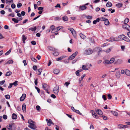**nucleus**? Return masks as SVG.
I'll return each instance as SVG.
<instances>
[{
  "label": "nucleus",
  "mask_w": 130,
  "mask_h": 130,
  "mask_svg": "<svg viewBox=\"0 0 130 130\" xmlns=\"http://www.w3.org/2000/svg\"><path fill=\"white\" fill-rule=\"evenodd\" d=\"M62 19L64 21H67L68 20V18L66 16H64L62 17Z\"/></svg>",
  "instance_id": "c756f323"
},
{
  "label": "nucleus",
  "mask_w": 130,
  "mask_h": 130,
  "mask_svg": "<svg viewBox=\"0 0 130 130\" xmlns=\"http://www.w3.org/2000/svg\"><path fill=\"white\" fill-rule=\"evenodd\" d=\"M59 91V87L58 86H56L53 89V92L56 94H58Z\"/></svg>",
  "instance_id": "7ed1b4c3"
},
{
  "label": "nucleus",
  "mask_w": 130,
  "mask_h": 130,
  "mask_svg": "<svg viewBox=\"0 0 130 130\" xmlns=\"http://www.w3.org/2000/svg\"><path fill=\"white\" fill-rule=\"evenodd\" d=\"M12 20L14 23H17L19 22V20L16 19L15 18H13L12 19Z\"/></svg>",
  "instance_id": "2f4dec72"
},
{
  "label": "nucleus",
  "mask_w": 130,
  "mask_h": 130,
  "mask_svg": "<svg viewBox=\"0 0 130 130\" xmlns=\"http://www.w3.org/2000/svg\"><path fill=\"white\" fill-rule=\"evenodd\" d=\"M129 21V19L128 18L125 19L124 21V23L125 24H126Z\"/></svg>",
  "instance_id": "79ce46f5"
},
{
  "label": "nucleus",
  "mask_w": 130,
  "mask_h": 130,
  "mask_svg": "<svg viewBox=\"0 0 130 130\" xmlns=\"http://www.w3.org/2000/svg\"><path fill=\"white\" fill-rule=\"evenodd\" d=\"M13 61L12 60L10 59L8 60L6 62L5 65L7 64H12L13 63Z\"/></svg>",
  "instance_id": "f8f14e48"
},
{
  "label": "nucleus",
  "mask_w": 130,
  "mask_h": 130,
  "mask_svg": "<svg viewBox=\"0 0 130 130\" xmlns=\"http://www.w3.org/2000/svg\"><path fill=\"white\" fill-rule=\"evenodd\" d=\"M123 28L128 31H130V26L129 25L125 24L122 26Z\"/></svg>",
  "instance_id": "423d86ee"
},
{
  "label": "nucleus",
  "mask_w": 130,
  "mask_h": 130,
  "mask_svg": "<svg viewBox=\"0 0 130 130\" xmlns=\"http://www.w3.org/2000/svg\"><path fill=\"white\" fill-rule=\"evenodd\" d=\"M125 126H124V125L120 124H119L118 125V127L120 129H121L122 128H124V127Z\"/></svg>",
  "instance_id": "72a5a7b5"
},
{
  "label": "nucleus",
  "mask_w": 130,
  "mask_h": 130,
  "mask_svg": "<svg viewBox=\"0 0 130 130\" xmlns=\"http://www.w3.org/2000/svg\"><path fill=\"white\" fill-rule=\"evenodd\" d=\"M43 9V7H39L38 8V9L39 10L41 11Z\"/></svg>",
  "instance_id": "bf43d9fd"
},
{
  "label": "nucleus",
  "mask_w": 130,
  "mask_h": 130,
  "mask_svg": "<svg viewBox=\"0 0 130 130\" xmlns=\"http://www.w3.org/2000/svg\"><path fill=\"white\" fill-rule=\"evenodd\" d=\"M112 49V48H110L108 49L107 50L104 51L107 53H108L110 52Z\"/></svg>",
  "instance_id": "ea45409f"
},
{
  "label": "nucleus",
  "mask_w": 130,
  "mask_h": 130,
  "mask_svg": "<svg viewBox=\"0 0 130 130\" xmlns=\"http://www.w3.org/2000/svg\"><path fill=\"white\" fill-rule=\"evenodd\" d=\"M53 54L54 56H57L58 55L59 53L57 52L54 51V53H53Z\"/></svg>",
  "instance_id": "c03bdc74"
},
{
  "label": "nucleus",
  "mask_w": 130,
  "mask_h": 130,
  "mask_svg": "<svg viewBox=\"0 0 130 130\" xmlns=\"http://www.w3.org/2000/svg\"><path fill=\"white\" fill-rule=\"evenodd\" d=\"M12 74V72L10 71L7 72L5 74V76H10Z\"/></svg>",
  "instance_id": "473e14b6"
},
{
  "label": "nucleus",
  "mask_w": 130,
  "mask_h": 130,
  "mask_svg": "<svg viewBox=\"0 0 130 130\" xmlns=\"http://www.w3.org/2000/svg\"><path fill=\"white\" fill-rule=\"evenodd\" d=\"M123 5L121 3H119L117 4L116 6L118 8H120L122 7Z\"/></svg>",
  "instance_id": "7c9ffc66"
},
{
  "label": "nucleus",
  "mask_w": 130,
  "mask_h": 130,
  "mask_svg": "<svg viewBox=\"0 0 130 130\" xmlns=\"http://www.w3.org/2000/svg\"><path fill=\"white\" fill-rule=\"evenodd\" d=\"M35 123H31V124H29V125H28V127L30 128L33 129H35L37 128L35 124Z\"/></svg>",
  "instance_id": "39448f33"
},
{
  "label": "nucleus",
  "mask_w": 130,
  "mask_h": 130,
  "mask_svg": "<svg viewBox=\"0 0 130 130\" xmlns=\"http://www.w3.org/2000/svg\"><path fill=\"white\" fill-rule=\"evenodd\" d=\"M28 123L29 124H31V123H35V122L32 120L31 119H29L28 121Z\"/></svg>",
  "instance_id": "c85d7f7f"
},
{
  "label": "nucleus",
  "mask_w": 130,
  "mask_h": 130,
  "mask_svg": "<svg viewBox=\"0 0 130 130\" xmlns=\"http://www.w3.org/2000/svg\"><path fill=\"white\" fill-rule=\"evenodd\" d=\"M97 111L98 112V114L100 115H102L103 113L102 111L100 110H98Z\"/></svg>",
  "instance_id": "c9c22d12"
},
{
  "label": "nucleus",
  "mask_w": 130,
  "mask_h": 130,
  "mask_svg": "<svg viewBox=\"0 0 130 130\" xmlns=\"http://www.w3.org/2000/svg\"><path fill=\"white\" fill-rule=\"evenodd\" d=\"M110 39L111 40V41H118V39L117 38H110Z\"/></svg>",
  "instance_id": "cd10ccee"
},
{
  "label": "nucleus",
  "mask_w": 130,
  "mask_h": 130,
  "mask_svg": "<svg viewBox=\"0 0 130 130\" xmlns=\"http://www.w3.org/2000/svg\"><path fill=\"white\" fill-rule=\"evenodd\" d=\"M74 112H75L76 113L78 114L79 115H82V113L80 112L79 111V110H75Z\"/></svg>",
  "instance_id": "37998d69"
},
{
  "label": "nucleus",
  "mask_w": 130,
  "mask_h": 130,
  "mask_svg": "<svg viewBox=\"0 0 130 130\" xmlns=\"http://www.w3.org/2000/svg\"><path fill=\"white\" fill-rule=\"evenodd\" d=\"M55 8L59 7V8H61V6L60 4H57L56 6H55Z\"/></svg>",
  "instance_id": "69168bd1"
},
{
  "label": "nucleus",
  "mask_w": 130,
  "mask_h": 130,
  "mask_svg": "<svg viewBox=\"0 0 130 130\" xmlns=\"http://www.w3.org/2000/svg\"><path fill=\"white\" fill-rule=\"evenodd\" d=\"M5 97L6 99H9L10 98V96L8 94L5 95Z\"/></svg>",
  "instance_id": "3c124183"
},
{
  "label": "nucleus",
  "mask_w": 130,
  "mask_h": 130,
  "mask_svg": "<svg viewBox=\"0 0 130 130\" xmlns=\"http://www.w3.org/2000/svg\"><path fill=\"white\" fill-rule=\"evenodd\" d=\"M80 37L83 39H84L85 37V36L82 34H80Z\"/></svg>",
  "instance_id": "864d4df0"
},
{
  "label": "nucleus",
  "mask_w": 130,
  "mask_h": 130,
  "mask_svg": "<svg viewBox=\"0 0 130 130\" xmlns=\"http://www.w3.org/2000/svg\"><path fill=\"white\" fill-rule=\"evenodd\" d=\"M42 88L45 90L46 89H49L50 88L49 86L46 84H42Z\"/></svg>",
  "instance_id": "0eeeda50"
},
{
  "label": "nucleus",
  "mask_w": 130,
  "mask_h": 130,
  "mask_svg": "<svg viewBox=\"0 0 130 130\" xmlns=\"http://www.w3.org/2000/svg\"><path fill=\"white\" fill-rule=\"evenodd\" d=\"M18 83V81H15L14 83H12L13 85H14V86H15L18 85L17 83Z\"/></svg>",
  "instance_id": "09e8293b"
},
{
  "label": "nucleus",
  "mask_w": 130,
  "mask_h": 130,
  "mask_svg": "<svg viewBox=\"0 0 130 130\" xmlns=\"http://www.w3.org/2000/svg\"><path fill=\"white\" fill-rule=\"evenodd\" d=\"M22 39L23 41V43H25V41L26 39L27 38L25 37V36L24 35H23L22 36Z\"/></svg>",
  "instance_id": "b1692460"
},
{
  "label": "nucleus",
  "mask_w": 130,
  "mask_h": 130,
  "mask_svg": "<svg viewBox=\"0 0 130 130\" xmlns=\"http://www.w3.org/2000/svg\"><path fill=\"white\" fill-rule=\"evenodd\" d=\"M86 18L87 19H92V17L89 15H88L86 16Z\"/></svg>",
  "instance_id": "0e129e2a"
},
{
  "label": "nucleus",
  "mask_w": 130,
  "mask_h": 130,
  "mask_svg": "<svg viewBox=\"0 0 130 130\" xmlns=\"http://www.w3.org/2000/svg\"><path fill=\"white\" fill-rule=\"evenodd\" d=\"M117 78H120V72L117 71L115 74Z\"/></svg>",
  "instance_id": "4468645a"
},
{
  "label": "nucleus",
  "mask_w": 130,
  "mask_h": 130,
  "mask_svg": "<svg viewBox=\"0 0 130 130\" xmlns=\"http://www.w3.org/2000/svg\"><path fill=\"white\" fill-rule=\"evenodd\" d=\"M105 24L106 25H108L109 24V22L107 19H106L104 21Z\"/></svg>",
  "instance_id": "a878e982"
},
{
  "label": "nucleus",
  "mask_w": 130,
  "mask_h": 130,
  "mask_svg": "<svg viewBox=\"0 0 130 130\" xmlns=\"http://www.w3.org/2000/svg\"><path fill=\"white\" fill-rule=\"evenodd\" d=\"M12 127V126L11 124H9L7 126V128L9 130H13Z\"/></svg>",
  "instance_id": "dca6fc26"
},
{
  "label": "nucleus",
  "mask_w": 130,
  "mask_h": 130,
  "mask_svg": "<svg viewBox=\"0 0 130 130\" xmlns=\"http://www.w3.org/2000/svg\"><path fill=\"white\" fill-rule=\"evenodd\" d=\"M60 71L59 69H55L54 71V73L55 74H57Z\"/></svg>",
  "instance_id": "a211bd4d"
},
{
  "label": "nucleus",
  "mask_w": 130,
  "mask_h": 130,
  "mask_svg": "<svg viewBox=\"0 0 130 130\" xmlns=\"http://www.w3.org/2000/svg\"><path fill=\"white\" fill-rule=\"evenodd\" d=\"M5 81L3 80L1 81H0V86L2 85H3L5 83Z\"/></svg>",
  "instance_id": "680f3d73"
},
{
  "label": "nucleus",
  "mask_w": 130,
  "mask_h": 130,
  "mask_svg": "<svg viewBox=\"0 0 130 130\" xmlns=\"http://www.w3.org/2000/svg\"><path fill=\"white\" fill-rule=\"evenodd\" d=\"M31 60L35 62H37V60L35 58L33 57L31 58Z\"/></svg>",
  "instance_id": "49530a36"
},
{
  "label": "nucleus",
  "mask_w": 130,
  "mask_h": 130,
  "mask_svg": "<svg viewBox=\"0 0 130 130\" xmlns=\"http://www.w3.org/2000/svg\"><path fill=\"white\" fill-rule=\"evenodd\" d=\"M125 73L128 76H130V71L128 70H126L125 71Z\"/></svg>",
  "instance_id": "393cba45"
},
{
  "label": "nucleus",
  "mask_w": 130,
  "mask_h": 130,
  "mask_svg": "<svg viewBox=\"0 0 130 130\" xmlns=\"http://www.w3.org/2000/svg\"><path fill=\"white\" fill-rule=\"evenodd\" d=\"M11 48L5 54V55H8L11 52Z\"/></svg>",
  "instance_id": "58836bf2"
},
{
  "label": "nucleus",
  "mask_w": 130,
  "mask_h": 130,
  "mask_svg": "<svg viewBox=\"0 0 130 130\" xmlns=\"http://www.w3.org/2000/svg\"><path fill=\"white\" fill-rule=\"evenodd\" d=\"M35 88L37 90V92L39 93H40V89L38 87L36 86L35 87Z\"/></svg>",
  "instance_id": "8fccbe9b"
},
{
  "label": "nucleus",
  "mask_w": 130,
  "mask_h": 130,
  "mask_svg": "<svg viewBox=\"0 0 130 130\" xmlns=\"http://www.w3.org/2000/svg\"><path fill=\"white\" fill-rule=\"evenodd\" d=\"M16 109L17 110L19 111H20L21 110V108L19 106L17 107L16 108Z\"/></svg>",
  "instance_id": "052dcab7"
},
{
  "label": "nucleus",
  "mask_w": 130,
  "mask_h": 130,
  "mask_svg": "<svg viewBox=\"0 0 130 130\" xmlns=\"http://www.w3.org/2000/svg\"><path fill=\"white\" fill-rule=\"evenodd\" d=\"M115 60V58H112L110 59V60H105L104 61V62L105 63L109 64L113 63Z\"/></svg>",
  "instance_id": "20e7f679"
},
{
  "label": "nucleus",
  "mask_w": 130,
  "mask_h": 130,
  "mask_svg": "<svg viewBox=\"0 0 130 130\" xmlns=\"http://www.w3.org/2000/svg\"><path fill=\"white\" fill-rule=\"evenodd\" d=\"M42 71V69L40 68L38 69L37 71V74L39 75H40Z\"/></svg>",
  "instance_id": "2eb2a0df"
},
{
  "label": "nucleus",
  "mask_w": 130,
  "mask_h": 130,
  "mask_svg": "<svg viewBox=\"0 0 130 130\" xmlns=\"http://www.w3.org/2000/svg\"><path fill=\"white\" fill-rule=\"evenodd\" d=\"M3 118L4 119L6 120L7 118V116L6 115H4L3 116Z\"/></svg>",
  "instance_id": "e2e57ef3"
},
{
  "label": "nucleus",
  "mask_w": 130,
  "mask_h": 130,
  "mask_svg": "<svg viewBox=\"0 0 130 130\" xmlns=\"http://www.w3.org/2000/svg\"><path fill=\"white\" fill-rule=\"evenodd\" d=\"M38 80V79L37 78H36L35 80V85L36 86H37V85Z\"/></svg>",
  "instance_id": "6e6d98bb"
},
{
  "label": "nucleus",
  "mask_w": 130,
  "mask_h": 130,
  "mask_svg": "<svg viewBox=\"0 0 130 130\" xmlns=\"http://www.w3.org/2000/svg\"><path fill=\"white\" fill-rule=\"evenodd\" d=\"M22 109L23 112H25L26 110V105L25 104H23L22 105Z\"/></svg>",
  "instance_id": "f3484780"
},
{
  "label": "nucleus",
  "mask_w": 130,
  "mask_h": 130,
  "mask_svg": "<svg viewBox=\"0 0 130 130\" xmlns=\"http://www.w3.org/2000/svg\"><path fill=\"white\" fill-rule=\"evenodd\" d=\"M68 29L71 31L74 37L76 38V35L75 30L73 28L70 27L68 28Z\"/></svg>",
  "instance_id": "f03ea898"
},
{
  "label": "nucleus",
  "mask_w": 130,
  "mask_h": 130,
  "mask_svg": "<svg viewBox=\"0 0 130 130\" xmlns=\"http://www.w3.org/2000/svg\"><path fill=\"white\" fill-rule=\"evenodd\" d=\"M118 38H119L123 40L128 42H129L130 41L129 39L126 36H125L124 35H122L119 36L118 37Z\"/></svg>",
  "instance_id": "f257e3e1"
},
{
  "label": "nucleus",
  "mask_w": 130,
  "mask_h": 130,
  "mask_svg": "<svg viewBox=\"0 0 130 130\" xmlns=\"http://www.w3.org/2000/svg\"><path fill=\"white\" fill-rule=\"evenodd\" d=\"M37 67L36 66H34L33 67V69L35 71L37 69Z\"/></svg>",
  "instance_id": "774afa93"
},
{
  "label": "nucleus",
  "mask_w": 130,
  "mask_h": 130,
  "mask_svg": "<svg viewBox=\"0 0 130 130\" xmlns=\"http://www.w3.org/2000/svg\"><path fill=\"white\" fill-rule=\"evenodd\" d=\"M36 26L34 28L30 27L29 29V30H31L32 31H35L36 30Z\"/></svg>",
  "instance_id": "412c9836"
},
{
  "label": "nucleus",
  "mask_w": 130,
  "mask_h": 130,
  "mask_svg": "<svg viewBox=\"0 0 130 130\" xmlns=\"http://www.w3.org/2000/svg\"><path fill=\"white\" fill-rule=\"evenodd\" d=\"M75 58L73 57L72 55H71L68 58V60H72L74 59Z\"/></svg>",
  "instance_id": "4c0bfd02"
},
{
  "label": "nucleus",
  "mask_w": 130,
  "mask_h": 130,
  "mask_svg": "<svg viewBox=\"0 0 130 130\" xmlns=\"http://www.w3.org/2000/svg\"><path fill=\"white\" fill-rule=\"evenodd\" d=\"M97 49L99 51H98V54L99 55H100V53L102 51V49L100 48L97 47Z\"/></svg>",
  "instance_id": "f704fd0d"
},
{
  "label": "nucleus",
  "mask_w": 130,
  "mask_h": 130,
  "mask_svg": "<svg viewBox=\"0 0 130 130\" xmlns=\"http://www.w3.org/2000/svg\"><path fill=\"white\" fill-rule=\"evenodd\" d=\"M108 99L109 100L111 99L112 98V96L111 94H109L107 95Z\"/></svg>",
  "instance_id": "de8ad7c7"
},
{
  "label": "nucleus",
  "mask_w": 130,
  "mask_h": 130,
  "mask_svg": "<svg viewBox=\"0 0 130 130\" xmlns=\"http://www.w3.org/2000/svg\"><path fill=\"white\" fill-rule=\"evenodd\" d=\"M86 66L85 65H83L82 66V68L84 70H88V69L86 68Z\"/></svg>",
  "instance_id": "a19ab883"
},
{
  "label": "nucleus",
  "mask_w": 130,
  "mask_h": 130,
  "mask_svg": "<svg viewBox=\"0 0 130 130\" xmlns=\"http://www.w3.org/2000/svg\"><path fill=\"white\" fill-rule=\"evenodd\" d=\"M111 112L114 116H118V113L117 112L114 111H111Z\"/></svg>",
  "instance_id": "aec40b11"
},
{
  "label": "nucleus",
  "mask_w": 130,
  "mask_h": 130,
  "mask_svg": "<svg viewBox=\"0 0 130 130\" xmlns=\"http://www.w3.org/2000/svg\"><path fill=\"white\" fill-rule=\"evenodd\" d=\"M67 56H62L59 57H58L56 58V60L57 61H59L60 60H62L64 58Z\"/></svg>",
  "instance_id": "9b49d317"
},
{
  "label": "nucleus",
  "mask_w": 130,
  "mask_h": 130,
  "mask_svg": "<svg viewBox=\"0 0 130 130\" xmlns=\"http://www.w3.org/2000/svg\"><path fill=\"white\" fill-rule=\"evenodd\" d=\"M48 48L51 51H53L55 49V48H54L51 46L48 47Z\"/></svg>",
  "instance_id": "603ef678"
},
{
  "label": "nucleus",
  "mask_w": 130,
  "mask_h": 130,
  "mask_svg": "<svg viewBox=\"0 0 130 130\" xmlns=\"http://www.w3.org/2000/svg\"><path fill=\"white\" fill-rule=\"evenodd\" d=\"M78 53V52L77 51H76L75 52L73 53L72 55L73 56L74 58L77 55Z\"/></svg>",
  "instance_id": "e433bc0d"
},
{
  "label": "nucleus",
  "mask_w": 130,
  "mask_h": 130,
  "mask_svg": "<svg viewBox=\"0 0 130 130\" xmlns=\"http://www.w3.org/2000/svg\"><path fill=\"white\" fill-rule=\"evenodd\" d=\"M106 6L107 7H111L112 6L111 3L110 2H108L106 4Z\"/></svg>",
  "instance_id": "6ab92c4d"
},
{
  "label": "nucleus",
  "mask_w": 130,
  "mask_h": 130,
  "mask_svg": "<svg viewBox=\"0 0 130 130\" xmlns=\"http://www.w3.org/2000/svg\"><path fill=\"white\" fill-rule=\"evenodd\" d=\"M26 97V94H23L22 96L20 98V101H23L25 99Z\"/></svg>",
  "instance_id": "9d476101"
},
{
  "label": "nucleus",
  "mask_w": 130,
  "mask_h": 130,
  "mask_svg": "<svg viewBox=\"0 0 130 130\" xmlns=\"http://www.w3.org/2000/svg\"><path fill=\"white\" fill-rule=\"evenodd\" d=\"M36 109L38 111H39L40 110V107L38 105H37L36 106Z\"/></svg>",
  "instance_id": "a18cd8bd"
},
{
  "label": "nucleus",
  "mask_w": 130,
  "mask_h": 130,
  "mask_svg": "<svg viewBox=\"0 0 130 130\" xmlns=\"http://www.w3.org/2000/svg\"><path fill=\"white\" fill-rule=\"evenodd\" d=\"M61 27V26H59V27H57V28H55V30H54V32H56V31H59V30H60V29L61 27Z\"/></svg>",
  "instance_id": "bb28decb"
},
{
  "label": "nucleus",
  "mask_w": 130,
  "mask_h": 130,
  "mask_svg": "<svg viewBox=\"0 0 130 130\" xmlns=\"http://www.w3.org/2000/svg\"><path fill=\"white\" fill-rule=\"evenodd\" d=\"M50 28L52 29V33H54V30H55V26L53 25H52L51 26Z\"/></svg>",
  "instance_id": "4be33fe9"
},
{
  "label": "nucleus",
  "mask_w": 130,
  "mask_h": 130,
  "mask_svg": "<svg viewBox=\"0 0 130 130\" xmlns=\"http://www.w3.org/2000/svg\"><path fill=\"white\" fill-rule=\"evenodd\" d=\"M102 98L103 99L104 101H106L107 100L106 96L105 95H102Z\"/></svg>",
  "instance_id": "338daca9"
},
{
  "label": "nucleus",
  "mask_w": 130,
  "mask_h": 130,
  "mask_svg": "<svg viewBox=\"0 0 130 130\" xmlns=\"http://www.w3.org/2000/svg\"><path fill=\"white\" fill-rule=\"evenodd\" d=\"M81 10H83L86 9L87 7L85 5L80 6L79 7Z\"/></svg>",
  "instance_id": "ddd939ff"
},
{
  "label": "nucleus",
  "mask_w": 130,
  "mask_h": 130,
  "mask_svg": "<svg viewBox=\"0 0 130 130\" xmlns=\"http://www.w3.org/2000/svg\"><path fill=\"white\" fill-rule=\"evenodd\" d=\"M86 74H84V75H82L81 78H80L81 79V80H83V79L86 76Z\"/></svg>",
  "instance_id": "13d9d810"
},
{
  "label": "nucleus",
  "mask_w": 130,
  "mask_h": 130,
  "mask_svg": "<svg viewBox=\"0 0 130 130\" xmlns=\"http://www.w3.org/2000/svg\"><path fill=\"white\" fill-rule=\"evenodd\" d=\"M46 120L47 123V125L48 126H50L51 124H54V123H53L52 121L50 119L48 120L47 119H46Z\"/></svg>",
  "instance_id": "6e6552de"
},
{
  "label": "nucleus",
  "mask_w": 130,
  "mask_h": 130,
  "mask_svg": "<svg viewBox=\"0 0 130 130\" xmlns=\"http://www.w3.org/2000/svg\"><path fill=\"white\" fill-rule=\"evenodd\" d=\"M17 115L16 114L13 113L12 116V118L13 119H17Z\"/></svg>",
  "instance_id": "5701e85b"
},
{
  "label": "nucleus",
  "mask_w": 130,
  "mask_h": 130,
  "mask_svg": "<svg viewBox=\"0 0 130 130\" xmlns=\"http://www.w3.org/2000/svg\"><path fill=\"white\" fill-rule=\"evenodd\" d=\"M22 5V4L21 3H19L17 4V7L19 8L21 7Z\"/></svg>",
  "instance_id": "4d7b16f0"
},
{
  "label": "nucleus",
  "mask_w": 130,
  "mask_h": 130,
  "mask_svg": "<svg viewBox=\"0 0 130 130\" xmlns=\"http://www.w3.org/2000/svg\"><path fill=\"white\" fill-rule=\"evenodd\" d=\"M11 7L12 9H14L15 7V5L13 3L11 4Z\"/></svg>",
  "instance_id": "5fc2aeb1"
},
{
  "label": "nucleus",
  "mask_w": 130,
  "mask_h": 130,
  "mask_svg": "<svg viewBox=\"0 0 130 130\" xmlns=\"http://www.w3.org/2000/svg\"><path fill=\"white\" fill-rule=\"evenodd\" d=\"M92 53V51L90 49H89L86 50L85 51V54H90Z\"/></svg>",
  "instance_id": "1a4fd4ad"
}]
</instances>
